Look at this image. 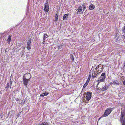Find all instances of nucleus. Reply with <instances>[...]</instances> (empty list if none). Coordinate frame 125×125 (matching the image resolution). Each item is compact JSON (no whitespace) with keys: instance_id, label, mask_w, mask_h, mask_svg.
<instances>
[{"instance_id":"obj_36","label":"nucleus","mask_w":125,"mask_h":125,"mask_svg":"<svg viewBox=\"0 0 125 125\" xmlns=\"http://www.w3.org/2000/svg\"><path fill=\"white\" fill-rule=\"evenodd\" d=\"M109 85H107L105 87H106V88L107 89H107L109 88Z\"/></svg>"},{"instance_id":"obj_20","label":"nucleus","mask_w":125,"mask_h":125,"mask_svg":"<svg viewBox=\"0 0 125 125\" xmlns=\"http://www.w3.org/2000/svg\"><path fill=\"white\" fill-rule=\"evenodd\" d=\"M39 125H49L47 122H44L40 124Z\"/></svg>"},{"instance_id":"obj_32","label":"nucleus","mask_w":125,"mask_h":125,"mask_svg":"<svg viewBox=\"0 0 125 125\" xmlns=\"http://www.w3.org/2000/svg\"><path fill=\"white\" fill-rule=\"evenodd\" d=\"M99 80L98 79V80L97 81L98 82L97 84V86H96V87H98V85L99 84V83L100 82H99Z\"/></svg>"},{"instance_id":"obj_30","label":"nucleus","mask_w":125,"mask_h":125,"mask_svg":"<svg viewBox=\"0 0 125 125\" xmlns=\"http://www.w3.org/2000/svg\"><path fill=\"white\" fill-rule=\"evenodd\" d=\"M45 96V95H44V94L43 93H42L40 95V97H43L44 96Z\"/></svg>"},{"instance_id":"obj_45","label":"nucleus","mask_w":125,"mask_h":125,"mask_svg":"<svg viewBox=\"0 0 125 125\" xmlns=\"http://www.w3.org/2000/svg\"><path fill=\"white\" fill-rule=\"evenodd\" d=\"M12 86V85H10V88H11V87Z\"/></svg>"},{"instance_id":"obj_40","label":"nucleus","mask_w":125,"mask_h":125,"mask_svg":"<svg viewBox=\"0 0 125 125\" xmlns=\"http://www.w3.org/2000/svg\"><path fill=\"white\" fill-rule=\"evenodd\" d=\"M8 88H6V87H5V89L6 90V91H7L8 90Z\"/></svg>"},{"instance_id":"obj_37","label":"nucleus","mask_w":125,"mask_h":125,"mask_svg":"<svg viewBox=\"0 0 125 125\" xmlns=\"http://www.w3.org/2000/svg\"><path fill=\"white\" fill-rule=\"evenodd\" d=\"M29 55V52H28L27 53V54H26V55L27 56H28Z\"/></svg>"},{"instance_id":"obj_22","label":"nucleus","mask_w":125,"mask_h":125,"mask_svg":"<svg viewBox=\"0 0 125 125\" xmlns=\"http://www.w3.org/2000/svg\"><path fill=\"white\" fill-rule=\"evenodd\" d=\"M122 31L123 33H125V24L124 26L123 27L122 29Z\"/></svg>"},{"instance_id":"obj_6","label":"nucleus","mask_w":125,"mask_h":125,"mask_svg":"<svg viewBox=\"0 0 125 125\" xmlns=\"http://www.w3.org/2000/svg\"><path fill=\"white\" fill-rule=\"evenodd\" d=\"M48 0L46 1V2L44 5L43 10L46 12H48L49 11V6L48 4H47L48 3Z\"/></svg>"},{"instance_id":"obj_9","label":"nucleus","mask_w":125,"mask_h":125,"mask_svg":"<svg viewBox=\"0 0 125 125\" xmlns=\"http://www.w3.org/2000/svg\"><path fill=\"white\" fill-rule=\"evenodd\" d=\"M27 19V21H29L30 20L31 18H30V16L28 15L26 16V17H25L24 18L23 20L24 21H26L25 20Z\"/></svg>"},{"instance_id":"obj_42","label":"nucleus","mask_w":125,"mask_h":125,"mask_svg":"<svg viewBox=\"0 0 125 125\" xmlns=\"http://www.w3.org/2000/svg\"><path fill=\"white\" fill-rule=\"evenodd\" d=\"M25 100L23 101V105L25 103Z\"/></svg>"},{"instance_id":"obj_17","label":"nucleus","mask_w":125,"mask_h":125,"mask_svg":"<svg viewBox=\"0 0 125 125\" xmlns=\"http://www.w3.org/2000/svg\"><path fill=\"white\" fill-rule=\"evenodd\" d=\"M30 44L27 43V48L28 50H30L31 48V47Z\"/></svg>"},{"instance_id":"obj_24","label":"nucleus","mask_w":125,"mask_h":125,"mask_svg":"<svg viewBox=\"0 0 125 125\" xmlns=\"http://www.w3.org/2000/svg\"><path fill=\"white\" fill-rule=\"evenodd\" d=\"M43 93L45 96H46L49 94V93H48L46 91L44 92Z\"/></svg>"},{"instance_id":"obj_25","label":"nucleus","mask_w":125,"mask_h":125,"mask_svg":"<svg viewBox=\"0 0 125 125\" xmlns=\"http://www.w3.org/2000/svg\"><path fill=\"white\" fill-rule=\"evenodd\" d=\"M63 45H62L60 44L58 45V50L60 49L62 47Z\"/></svg>"},{"instance_id":"obj_38","label":"nucleus","mask_w":125,"mask_h":125,"mask_svg":"<svg viewBox=\"0 0 125 125\" xmlns=\"http://www.w3.org/2000/svg\"><path fill=\"white\" fill-rule=\"evenodd\" d=\"M98 74V73L97 74L96 73H94V75L95 76H97L98 74Z\"/></svg>"},{"instance_id":"obj_27","label":"nucleus","mask_w":125,"mask_h":125,"mask_svg":"<svg viewBox=\"0 0 125 125\" xmlns=\"http://www.w3.org/2000/svg\"><path fill=\"white\" fill-rule=\"evenodd\" d=\"M101 90L102 91H104L107 90V89L105 87H103L102 89H101Z\"/></svg>"},{"instance_id":"obj_16","label":"nucleus","mask_w":125,"mask_h":125,"mask_svg":"<svg viewBox=\"0 0 125 125\" xmlns=\"http://www.w3.org/2000/svg\"><path fill=\"white\" fill-rule=\"evenodd\" d=\"M58 18V15L56 13L55 14V21L56 22L57 21Z\"/></svg>"},{"instance_id":"obj_1","label":"nucleus","mask_w":125,"mask_h":125,"mask_svg":"<svg viewBox=\"0 0 125 125\" xmlns=\"http://www.w3.org/2000/svg\"><path fill=\"white\" fill-rule=\"evenodd\" d=\"M115 108V107L112 108H108L105 111L102 116V117H106L108 116L111 113V112Z\"/></svg>"},{"instance_id":"obj_48","label":"nucleus","mask_w":125,"mask_h":125,"mask_svg":"<svg viewBox=\"0 0 125 125\" xmlns=\"http://www.w3.org/2000/svg\"><path fill=\"white\" fill-rule=\"evenodd\" d=\"M10 113V112H9V113H8V114L9 115V114Z\"/></svg>"},{"instance_id":"obj_50","label":"nucleus","mask_w":125,"mask_h":125,"mask_svg":"<svg viewBox=\"0 0 125 125\" xmlns=\"http://www.w3.org/2000/svg\"><path fill=\"white\" fill-rule=\"evenodd\" d=\"M73 116V115H72L71 116Z\"/></svg>"},{"instance_id":"obj_26","label":"nucleus","mask_w":125,"mask_h":125,"mask_svg":"<svg viewBox=\"0 0 125 125\" xmlns=\"http://www.w3.org/2000/svg\"><path fill=\"white\" fill-rule=\"evenodd\" d=\"M10 87V83H7V86L5 87H6V88H9Z\"/></svg>"},{"instance_id":"obj_43","label":"nucleus","mask_w":125,"mask_h":125,"mask_svg":"<svg viewBox=\"0 0 125 125\" xmlns=\"http://www.w3.org/2000/svg\"><path fill=\"white\" fill-rule=\"evenodd\" d=\"M124 41L125 42V35L124 36Z\"/></svg>"},{"instance_id":"obj_46","label":"nucleus","mask_w":125,"mask_h":125,"mask_svg":"<svg viewBox=\"0 0 125 125\" xmlns=\"http://www.w3.org/2000/svg\"><path fill=\"white\" fill-rule=\"evenodd\" d=\"M76 13V14H78L79 13H78V12H77Z\"/></svg>"},{"instance_id":"obj_28","label":"nucleus","mask_w":125,"mask_h":125,"mask_svg":"<svg viewBox=\"0 0 125 125\" xmlns=\"http://www.w3.org/2000/svg\"><path fill=\"white\" fill-rule=\"evenodd\" d=\"M100 64L98 65L95 68V69L96 70H98L99 69V67H100Z\"/></svg>"},{"instance_id":"obj_31","label":"nucleus","mask_w":125,"mask_h":125,"mask_svg":"<svg viewBox=\"0 0 125 125\" xmlns=\"http://www.w3.org/2000/svg\"><path fill=\"white\" fill-rule=\"evenodd\" d=\"M96 77V76H95L94 75H93V74H92V79H93V78H95V77Z\"/></svg>"},{"instance_id":"obj_7","label":"nucleus","mask_w":125,"mask_h":125,"mask_svg":"<svg viewBox=\"0 0 125 125\" xmlns=\"http://www.w3.org/2000/svg\"><path fill=\"white\" fill-rule=\"evenodd\" d=\"M100 67L99 69L98 70L97 72L98 73V74L100 73L102 71H103V66H102L101 64L100 65Z\"/></svg>"},{"instance_id":"obj_10","label":"nucleus","mask_w":125,"mask_h":125,"mask_svg":"<svg viewBox=\"0 0 125 125\" xmlns=\"http://www.w3.org/2000/svg\"><path fill=\"white\" fill-rule=\"evenodd\" d=\"M12 36V35H10L8 36V38L7 40V43H10L11 40V38Z\"/></svg>"},{"instance_id":"obj_8","label":"nucleus","mask_w":125,"mask_h":125,"mask_svg":"<svg viewBox=\"0 0 125 125\" xmlns=\"http://www.w3.org/2000/svg\"><path fill=\"white\" fill-rule=\"evenodd\" d=\"M95 8V6L93 4H91L89 7V10H92L94 9Z\"/></svg>"},{"instance_id":"obj_4","label":"nucleus","mask_w":125,"mask_h":125,"mask_svg":"<svg viewBox=\"0 0 125 125\" xmlns=\"http://www.w3.org/2000/svg\"><path fill=\"white\" fill-rule=\"evenodd\" d=\"M106 77L105 73H103L102 74L100 77H99L98 78V79L99 80V82H104L105 80Z\"/></svg>"},{"instance_id":"obj_11","label":"nucleus","mask_w":125,"mask_h":125,"mask_svg":"<svg viewBox=\"0 0 125 125\" xmlns=\"http://www.w3.org/2000/svg\"><path fill=\"white\" fill-rule=\"evenodd\" d=\"M69 16L68 14H66L64 15L63 16V20H64L67 19Z\"/></svg>"},{"instance_id":"obj_12","label":"nucleus","mask_w":125,"mask_h":125,"mask_svg":"<svg viewBox=\"0 0 125 125\" xmlns=\"http://www.w3.org/2000/svg\"><path fill=\"white\" fill-rule=\"evenodd\" d=\"M82 6L83 10L84 11L85 10L86 8V3H83V4H82Z\"/></svg>"},{"instance_id":"obj_39","label":"nucleus","mask_w":125,"mask_h":125,"mask_svg":"<svg viewBox=\"0 0 125 125\" xmlns=\"http://www.w3.org/2000/svg\"><path fill=\"white\" fill-rule=\"evenodd\" d=\"M85 88H83H83H82V92L83 91H84V90Z\"/></svg>"},{"instance_id":"obj_44","label":"nucleus","mask_w":125,"mask_h":125,"mask_svg":"<svg viewBox=\"0 0 125 125\" xmlns=\"http://www.w3.org/2000/svg\"><path fill=\"white\" fill-rule=\"evenodd\" d=\"M101 117H100L99 118V119L98 120H100V119L101 118Z\"/></svg>"},{"instance_id":"obj_14","label":"nucleus","mask_w":125,"mask_h":125,"mask_svg":"<svg viewBox=\"0 0 125 125\" xmlns=\"http://www.w3.org/2000/svg\"><path fill=\"white\" fill-rule=\"evenodd\" d=\"M78 12H81L82 10V7L81 6H80L78 8L77 10Z\"/></svg>"},{"instance_id":"obj_35","label":"nucleus","mask_w":125,"mask_h":125,"mask_svg":"<svg viewBox=\"0 0 125 125\" xmlns=\"http://www.w3.org/2000/svg\"><path fill=\"white\" fill-rule=\"evenodd\" d=\"M114 83L113 82H110V85H111L112 84H114Z\"/></svg>"},{"instance_id":"obj_21","label":"nucleus","mask_w":125,"mask_h":125,"mask_svg":"<svg viewBox=\"0 0 125 125\" xmlns=\"http://www.w3.org/2000/svg\"><path fill=\"white\" fill-rule=\"evenodd\" d=\"M91 74H90L89 75V76L88 77V78H87V81H86L87 82H89L90 80V79L91 78Z\"/></svg>"},{"instance_id":"obj_15","label":"nucleus","mask_w":125,"mask_h":125,"mask_svg":"<svg viewBox=\"0 0 125 125\" xmlns=\"http://www.w3.org/2000/svg\"><path fill=\"white\" fill-rule=\"evenodd\" d=\"M48 36L46 34H44L43 36V42H45V39L46 38H48Z\"/></svg>"},{"instance_id":"obj_29","label":"nucleus","mask_w":125,"mask_h":125,"mask_svg":"<svg viewBox=\"0 0 125 125\" xmlns=\"http://www.w3.org/2000/svg\"><path fill=\"white\" fill-rule=\"evenodd\" d=\"M10 85H12V84L13 82L11 79H10Z\"/></svg>"},{"instance_id":"obj_2","label":"nucleus","mask_w":125,"mask_h":125,"mask_svg":"<svg viewBox=\"0 0 125 125\" xmlns=\"http://www.w3.org/2000/svg\"><path fill=\"white\" fill-rule=\"evenodd\" d=\"M120 120L122 125H125V111L122 110L121 114Z\"/></svg>"},{"instance_id":"obj_3","label":"nucleus","mask_w":125,"mask_h":125,"mask_svg":"<svg viewBox=\"0 0 125 125\" xmlns=\"http://www.w3.org/2000/svg\"><path fill=\"white\" fill-rule=\"evenodd\" d=\"M92 93L91 92L87 91L84 93V96L86 98L87 102H88L90 100L92 97Z\"/></svg>"},{"instance_id":"obj_5","label":"nucleus","mask_w":125,"mask_h":125,"mask_svg":"<svg viewBox=\"0 0 125 125\" xmlns=\"http://www.w3.org/2000/svg\"><path fill=\"white\" fill-rule=\"evenodd\" d=\"M30 75V74L29 73H27L25 74L23 78V84L24 85L26 86H27V84L28 83V79H27L25 77V76H24V75Z\"/></svg>"},{"instance_id":"obj_33","label":"nucleus","mask_w":125,"mask_h":125,"mask_svg":"<svg viewBox=\"0 0 125 125\" xmlns=\"http://www.w3.org/2000/svg\"><path fill=\"white\" fill-rule=\"evenodd\" d=\"M3 114H1L0 115V117L1 119H2L3 118Z\"/></svg>"},{"instance_id":"obj_49","label":"nucleus","mask_w":125,"mask_h":125,"mask_svg":"<svg viewBox=\"0 0 125 125\" xmlns=\"http://www.w3.org/2000/svg\"><path fill=\"white\" fill-rule=\"evenodd\" d=\"M15 33V31H13V33Z\"/></svg>"},{"instance_id":"obj_41","label":"nucleus","mask_w":125,"mask_h":125,"mask_svg":"<svg viewBox=\"0 0 125 125\" xmlns=\"http://www.w3.org/2000/svg\"><path fill=\"white\" fill-rule=\"evenodd\" d=\"M124 67L125 68V62L124 63Z\"/></svg>"},{"instance_id":"obj_47","label":"nucleus","mask_w":125,"mask_h":125,"mask_svg":"<svg viewBox=\"0 0 125 125\" xmlns=\"http://www.w3.org/2000/svg\"><path fill=\"white\" fill-rule=\"evenodd\" d=\"M45 42H44L43 41V44H44V43H45Z\"/></svg>"},{"instance_id":"obj_13","label":"nucleus","mask_w":125,"mask_h":125,"mask_svg":"<svg viewBox=\"0 0 125 125\" xmlns=\"http://www.w3.org/2000/svg\"><path fill=\"white\" fill-rule=\"evenodd\" d=\"M113 82L114 83L113 84L114 85H119V82L118 80H115Z\"/></svg>"},{"instance_id":"obj_23","label":"nucleus","mask_w":125,"mask_h":125,"mask_svg":"<svg viewBox=\"0 0 125 125\" xmlns=\"http://www.w3.org/2000/svg\"><path fill=\"white\" fill-rule=\"evenodd\" d=\"M88 83H89L88 82H86L85 83L84 85L83 86V88H85L86 87L87 85L88 84Z\"/></svg>"},{"instance_id":"obj_34","label":"nucleus","mask_w":125,"mask_h":125,"mask_svg":"<svg viewBox=\"0 0 125 125\" xmlns=\"http://www.w3.org/2000/svg\"><path fill=\"white\" fill-rule=\"evenodd\" d=\"M123 84L125 86V80H124L123 82Z\"/></svg>"},{"instance_id":"obj_19","label":"nucleus","mask_w":125,"mask_h":125,"mask_svg":"<svg viewBox=\"0 0 125 125\" xmlns=\"http://www.w3.org/2000/svg\"><path fill=\"white\" fill-rule=\"evenodd\" d=\"M70 56L71 59L73 62L74 61V57L73 56V55L72 54H70Z\"/></svg>"},{"instance_id":"obj_18","label":"nucleus","mask_w":125,"mask_h":125,"mask_svg":"<svg viewBox=\"0 0 125 125\" xmlns=\"http://www.w3.org/2000/svg\"><path fill=\"white\" fill-rule=\"evenodd\" d=\"M32 39L33 38L32 37L30 38L29 40L28 41L27 43L30 44Z\"/></svg>"}]
</instances>
